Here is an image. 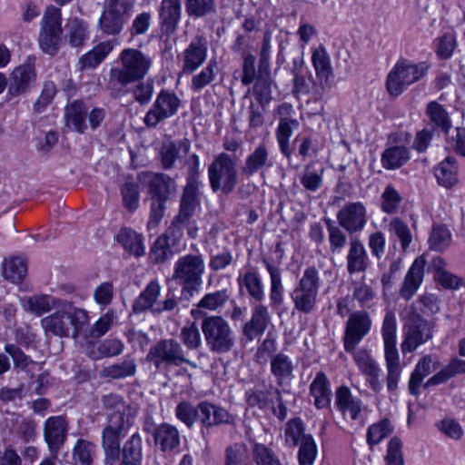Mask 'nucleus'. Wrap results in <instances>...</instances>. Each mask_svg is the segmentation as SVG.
<instances>
[{"instance_id":"obj_47","label":"nucleus","mask_w":465,"mask_h":465,"mask_svg":"<svg viewBox=\"0 0 465 465\" xmlns=\"http://www.w3.org/2000/svg\"><path fill=\"white\" fill-rule=\"evenodd\" d=\"M238 283L241 287H245L250 297L257 302L264 298V291L262 279L258 272L253 270L247 271L238 278Z\"/></svg>"},{"instance_id":"obj_54","label":"nucleus","mask_w":465,"mask_h":465,"mask_svg":"<svg viewBox=\"0 0 465 465\" xmlns=\"http://www.w3.org/2000/svg\"><path fill=\"white\" fill-rule=\"evenodd\" d=\"M147 360L153 362L157 369L163 366H178L185 361L180 351H150Z\"/></svg>"},{"instance_id":"obj_60","label":"nucleus","mask_w":465,"mask_h":465,"mask_svg":"<svg viewBox=\"0 0 465 465\" xmlns=\"http://www.w3.org/2000/svg\"><path fill=\"white\" fill-rule=\"evenodd\" d=\"M393 430L391 421L384 419L377 423L371 425L367 430V442L371 448L379 444L384 438L390 435Z\"/></svg>"},{"instance_id":"obj_53","label":"nucleus","mask_w":465,"mask_h":465,"mask_svg":"<svg viewBox=\"0 0 465 465\" xmlns=\"http://www.w3.org/2000/svg\"><path fill=\"white\" fill-rule=\"evenodd\" d=\"M124 207L130 213L135 212L140 205L139 184L134 181H126L120 187Z\"/></svg>"},{"instance_id":"obj_32","label":"nucleus","mask_w":465,"mask_h":465,"mask_svg":"<svg viewBox=\"0 0 465 465\" xmlns=\"http://www.w3.org/2000/svg\"><path fill=\"white\" fill-rule=\"evenodd\" d=\"M270 321V315L266 306L258 304L253 308V312L251 320L243 326L244 337L252 341L262 334Z\"/></svg>"},{"instance_id":"obj_58","label":"nucleus","mask_w":465,"mask_h":465,"mask_svg":"<svg viewBox=\"0 0 465 465\" xmlns=\"http://www.w3.org/2000/svg\"><path fill=\"white\" fill-rule=\"evenodd\" d=\"M224 465H250L249 450L243 443H234L225 450Z\"/></svg>"},{"instance_id":"obj_21","label":"nucleus","mask_w":465,"mask_h":465,"mask_svg":"<svg viewBox=\"0 0 465 465\" xmlns=\"http://www.w3.org/2000/svg\"><path fill=\"white\" fill-rule=\"evenodd\" d=\"M146 177L151 199L168 201L177 190L174 179L165 173H151Z\"/></svg>"},{"instance_id":"obj_7","label":"nucleus","mask_w":465,"mask_h":465,"mask_svg":"<svg viewBox=\"0 0 465 465\" xmlns=\"http://www.w3.org/2000/svg\"><path fill=\"white\" fill-rule=\"evenodd\" d=\"M401 349H416L432 338L433 325L412 311L405 319Z\"/></svg>"},{"instance_id":"obj_34","label":"nucleus","mask_w":465,"mask_h":465,"mask_svg":"<svg viewBox=\"0 0 465 465\" xmlns=\"http://www.w3.org/2000/svg\"><path fill=\"white\" fill-rule=\"evenodd\" d=\"M114 43L112 40L101 42L92 50L82 55L79 59V65L82 71L94 69L105 59L114 49Z\"/></svg>"},{"instance_id":"obj_26","label":"nucleus","mask_w":465,"mask_h":465,"mask_svg":"<svg viewBox=\"0 0 465 465\" xmlns=\"http://www.w3.org/2000/svg\"><path fill=\"white\" fill-rule=\"evenodd\" d=\"M190 147L191 143L187 138L163 143L160 150L161 163L163 169L173 168L177 160L188 154Z\"/></svg>"},{"instance_id":"obj_11","label":"nucleus","mask_w":465,"mask_h":465,"mask_svg":"<svg viewBox=\"0 0 465 465\" xmlns=\"http://www.w3.org/2000/svg\"><path fill=\"white\" fill-rule=\"evenodd\" d=\"M336 218L338 224L349 234L358 233L367 224V209L361 202H350L338 211Z\"/></svg>"},{"instance_id":"obj_15","label":"nucleus","mask_w":465,"mask_h":465,"mask_svg":"<svg viewBox=\"0 0 465 465\" xmlns=\"http://www.w3.org/2000/svg\"><path fill=\"white\" fill-rule=\"evenodd\" d=\"M68 433V423L63 416H52L44 424V438L54 459L63 448Z\"/></svg>"},{"instance_id":"obj_27","label":"nucleus","mask_w":465,"mask_h":465,"mask_svg":"<svg viewBox=\"0 0 465 465\" xmlns=\"http://www.w3.org/2000/svg\"><path fill=\"white\" fill-rule=\"evenodd\" d=\"M349 274L364 272L368 268V254L363 243L358 238H351L346 255Z\"/></svg>"},{"instance_id":"obj_63","label":"nucleus","mask_w":465,"mask_h":465,"mask_svg":"<svg viewBox=\"0 0 465 465\" xmlns=\"http://www.w3.org/2000/svg\"><path fill=\"white\" fill-rule=\"evenodd\" d=\"M381 210L388 213L393 214L397 213L400 204L402 201V197L400 193L392 186L388 185L381 193Z\"/></svg>"},{"instance_id":"obj_22","label":"nucleus","mask_w":465,"mask_h":465,"mask_svg":"<svg viewBox=\"0 0 465 465\" xmlns=\"http://www.w3.org/2000/svg\"><path fill=\"white\" fill-rule=\"evenodd\" d=\"M231 296L232 292L227 288L206 292L196 303L192 315L197 318L207 312H220L231 301Z\"/></svg>"},{"instance_id":"obj_43","label":"nucleus","mask_w":465,"mask_h":465,"mask_svg":"<svg viewBox=\"0 0 465 465\" xmlns=\"http://www.w3.org/2000/svg\"><path fill=\"white\" fill-rule=\"evenodd\" d=\"M323 221L327 226L330 252L333 255L341 254L348 243L347 232L330 218H324Z\"/></svg>"},{"instance_id":"obj_33","label":"nucleus","mask_w":465,"mask_h":465,"mask_svg":"<svg viewBox=\"0 0 465 465\" xmlns=\"http://www.w3.org/2000/svg\"><path fill=\"white\" fill-rule=\"evenodd\" d=\"M438 183L447 189L458 183V164L455 157L448 156L434 169Z\"/></svg>"},{"instance_id":"obj_6","label":"nucleus","mask_w":465,"mask_h":465,"mask_svg":"<svg viewBox=\"0 0 465 465\" xmlns=\"http://www.w3.org/2000/svg\"><path fill=\"white\" fill-rule=\"evenodd\" d=\"M62 15L61 10L54 5L46 8L39 34V46L43 52L54 55L60 47L62 35Z\"/></svg>"},{"instance_id":"obj_38","label":"nucleus","mask_w":465,"mask_h":465,"mask_svg":"<svg viewBox=\"0 0 465 465\" xmlns=\"http://www.w3.org/2000/svg\"><path fill=\"white\" fill-rule=\"evenodd\" d=\"M161 292V286L156 280L151 281L133 303V311L135 313L143 312L155 307L156 301Z\"/></svg>"},{"instance_id":"obj_17","label":"nucleus","mask_w":465,"mask_h":465,"mask_svg":"<svg viewBox=\"0 0 465 465\" xmlns=\"http://www.w3.org/2000/svg\"><path fill=\"white\" fill-rule=\"evenodd\" d=\"M207 52L206 37L203 35H195L183 53V73L189 74L196 71L205 62Z\"/></svg>"},{"instance_id":"obj_18","label":"nucleus","mask_w":465,"mask_h":465,"mask_svg":"<svg viewBox=\"0 0 465 465\" xmlns=\"http://www.w3.org/2000/svg\"><path fill=\"white\" fill-rule=\"evenodd\" d=\"M127 9L126 3L121 0H109L106 9L99 19V26L106 35H118L124 27V13Z\"/></svg>"},{"instance_id":"obj_46","label":"nucleus","mask_w":465,"mask_h":465,"mask_svg":"<svg viewBox=\"0 0 465 465\" xmlns=\"http://www.w3.org/2000/svg\"><path fill=\"white\" fill-rule=\"evenodd\" d=\"M465 373V360L452 359L450 363L438 373L430 377L425 383V387H430L446 382L457 374Z\"/></svg>"},{"instance_id":"obj_20","label":"nucleus","mask_w":465,"mask_h":465,"mask_svg":"<svg viewBox=\"0 0 465 465\" xmlns=\"http://www.w3.org/2000/svg\"><path fill=\"white\" fill-rule=\"evenodd\" d=\"M104 408L108 412V420L118 418L119 423L133 424L135 410L127 404L122 396L117 394H108L102 398Z\"/></svg>"},{"instance_id":"obj_3","label":"nucleus","mask_w":465,"mask_h":465,"mask_svg":"<svg viewBox=\"0 0 465 465\" xmlns=\"http://www.w3.org/2000/svg\"><path fill=\"white\" fill-rule=\"evenodd\" d=\"M208 178L213 193L229 194L238 184V157L226 153L214 156L208 166Z\"/></svg>"},{"instance_id":"obj_62","label":"nucleus","mask_w":465,"mask_h":465,"mask_svg":"<svg viewBox=\"0 0 465 465\" xmlns=\"http://www.w3.org/2000/svg\"><path fill=\"white\" fill-rule=\"evenodd\" d=\"M430 245L432 250L442 252L451 242V234L444 225H434L430 235Z\"/></svg>"},{"instance_id":"obj_61","label":"nucleus","mask_w":465,"mask_h":465,"mask_svg":"<svg viewBox=\"0 0 465 465\" xmlns=\"http://www.w3.org/2000/svg\"><path fill=\"white\" fill-rule=\"evenodd\" d=\"M136 365L134 360L127 359L121 363L109 365L104 368L102 374L112 379H123L135 373Z\"/></svg>"},{"instance_id":"obj_64","label":"nucleus","mask_w":465,"mask_h":465,"mask_svg":"<svg viewBox=\"0 0 465 465\" xmlns=\"http://www.w3.org/2000/svg\"><path fill=\"white\" fill-rule=\"evenodd\" d=\"M252 455L256 465H282L277 455L264 444L254 443Z\"/></svg>"},{"instance_id":"obj_13","label":"nucleus","mask_w":465,"mask_h":465,"mask_svg":"<svg viewBox=\"0 0 465 465\" xmlns=\"http://www.w3.org/2000/svg\"><path fill=\"white\" fill-rule=\"evenodd\" d=\"M182 18L181 0H162L158 8L159 28L162 37L173 35Z\"/></svg>"},{"instance_id":"obj_25","label":"nucleus","mask_w":465,"mask_h":465,"mask_svg":"<svg viewBox=\"0 0 465 465\" xmlns=\"http://www.w3.org/2000/svg\"><path fill=\"white\" fill-rule=\"evenodd\" d=\"M336 405L343 415H349L353 420H361L364 410L362 401L354 397L348 387L342 386L336 391Z\"/></svg>"},{"instance_id":"obj_12","label":"nucleus","mask_w":465,"mask_h":465,"mask_svg":"<svg viewBox=\"0 0 465 465\" xmlns=\"http://www.w3.org/2000/svg\"><path fill=\"white\" fill-rule=\"evenodd\" d=\"M132 426L130 423H119L118 418L108 420L102 431V448L104 461H119L121 454V437Z\"/></svg>"},{"instance_id":"obj_24","label":"nucleus","mask_w":465,"mask_h":465,"mask_svg":"<svg viewBox=\"0 0 465 465\" xmlns=\"http://www.w3.org/2000/svg\"><path fill=\"white\" fill-rule=\"evenodd\" d=\"M198 420L203 428L209 429L221 424H228L232 421V415L223 408L209 401H201L198 404Z\"/></svg>"},{"instance_id":"obj_30","label":"nucleus","mask_w":465,"mask_h":465,"mask_svg":"<svg viewBox=\"0 0 465 465\" xmlns=\"http://www.w3.org/2000/svg\"><path fill=\"white\" fill-rule=\"evenodd\" d=\"M156 446L163 452H171L180 446V433L176 427L169 423L159 425L153 431Z\"/></svg>"},{"instance_id":"obj_55","label":"nucleus","mask_w":465,"mask_h":465,"mask_svg":"<svg viewBox=\"0 0 465 465\" xmlns=\"http://www.w3.org/2000/svg\"><path fill=\"white\" fill-rule=\"evenodd\" d=\"M27 273V264L20 257L10 258L4 263V277L15 283L20 282Z\"/></svg>"},{"instance_id":"obj_35","label":"nucleus","mask_w":465,"mask_h":465,"mask_svg":"<svg viewBox=\"0 0 465 465\" xmlns=\"http://www.w3.org/2000/svg\"><path fill=\"white\" fill-rule=\"evenodd\" d=\"M300 124L298 120L289 117H282L279 121L278 127L276 129V139L280 147L281 153L287 158L290 159L292 151L290 149V138L292 135L294 130L299 127Z\"/></svg>"},{"instance_id":"obj_1","label":"nucleus","mask_w":465,"mask_h":465,"mask_svg":"<svg viewBox=\"0 0 465 465\" xmlns=\"http://www.w3.org/2000/svg\"><path fill=\"white\" fill-rule=\"evenodd\" d=\"M120 66L111 68L109 84L125 87L143 80L149 73L153 59L137 48H124L118 56Z\"/></svg>"},{"instance_id":"obj_10","label":"nucleus","mask_w":465,"mask_h":465,"mask_svg":"<svg viewBox=\"0 0 465 465\" xmlns=\"http://www.w3.org/2000/svg\"><path fill=\"white\" fill-rule=\"evenodd\" d=\"M35 61L34 57H28L24 64L14 68L9 77L7 101L25 94L35 84L36 80Z\"/></svg>"},{"instance_id":"obj_52","label":"nucleus","mask_w":465,"mask_h":465,"mask_svg":"<svg viewBox=\"0 0 465 465\" xmlns=\"http://www.w3.org/2000/svg\"><path fill=\"white\" fill-rule=\"evenodd\" d=\"M291 297L293 302L294 308L302 313L309 314L316 308L318 294L295 287Z\"/></svg>"},{"instance_id":"obj_57","label":"nucleus","mask_w":465,"mask_h":465,"mask_svg":"<svg viewBox=\"0 0 465 465\" xmlns=\"http://www.w3.org/2000/svg\"><path fill=\"white\" fill-rule=\"evenodd\" d=\"M188 16L201 18L216 12L215 0H185Z\"/></svg>"},{"instance_id":"obj_56","label":"nucleus","mask_w":465,"mask_h":465,"mask_svg":"<svg viewBox=\"0 0 465 465\" xmlns=\"http://www.w3.org/2000/svg\"><path fill=\"white\" fill-rule=\"evenodd\" d=\"M52 298L48 295H35L21 299V304L25 312L40 316L52 308Z\"/></svg>"},{"instance_id":"obj_16","label":"nucleus","mask_w":465,"mask_h":465,"mask_svg":"<svg viewBox=\"0 0 465 465\" xmlns=\"http://www.w3.org/2000/svg\"><path fill=\"white\" fill-rule=\"evenodd\" d=\"M371 320L366 311L352 312L347 321L344 336L345 349H353L370 331Z\"/></svg>"},{"instance_id":"obj_42","label":"nucleus","mask_w":465,"mask_h":465,"mask_svg":"<svg viewBox=\"0 0 465 465\" xmlns=\"http://www.w3.org/2000/svg\"><path fill=\"white\" fill-rule=\"evenodd\" d=\"M425 114L430 123L444 134H448L452 126L450 116L445 107L437 101L427 104Z\"/></svg>"},{"instance_id":"obj_29","label":"nucleus","mask_w":465,"mask_h":465,"mask_svg":"<svg viewBox=\"0 0 465 465\" xmlns=\"http://www.w3.org/2000/svg\"><path fill=\"white\" fill-rule=\"evenodd\" d=\"M272 166L269 156V151L264 144H259L245 159L242 173L245 176H252L254 173L263 172Z\"/></svg>"},{"instance_id":"obj_40","label":"nucleus","mask_w":465,"mask_h":465,"mask_svg":"<svg viewBox=\"0 0 465 465\" xmlns=\"http://www.w3.org/2000/svg\"><path fill=\"white\" fill-rule=\"evenodd\" d=\"M410 158V150L407 147L393 145L383 151L381 162L386 170H395L404 165Z\"/></svg>"},{"instance_id":"obj_51","label":"nucleus","mask_w":465,"mask_h":465,"mask_svg":"<svg viewBox=\"0 0 465 465\" xmlns=\"http://www.w3.org/2000/svg\"><path fill=\"white\" fill-rule=\"evenodd\" d=\"M217 62L212 59L199 73L193 75L190 87L193 92H200L212 84L216 77Z\"/></svg>"},{"instance_id":"obj_44","label":"nucleus","mask_w":465,"mask_h":465,"mask_svg":"<svg viewBox=\"0 0 465 465\" xmlns=\"http://www.w3.org/2000/svg\"><path fill=\"white\" fill-rule=\"evenodd\" d=\"M266 269L270 274L271 288H270V299L271 304L273 307L280 306L283 302V284L282 282V272L278 266H275L269 262L267 260H263Z\"/></svg>"},{"instance_id":"obj_45","label":"nucleus","mask_w":465,"mask_h":465,"mask_svg":"<svg viewBox=\"0 0 465 465\" xmlns=\"http://www.w3.org/2000/svg\"><path fill=\"white\" fill-rule=\"evenodd\" d=\"M266 269L270 274L271 288H270V299L271 304L273 307L280 306L283 302V284L282 282V272L278 266H275L269 262L267 260H263Z\"/></svg>"},{"instance_id":"obj_2","label":"nucleus","mask_w":465,"mask_h":465,"mask_svg":"<svg viewBox=\"0 0 465 465\" xmlns=\"http://www.w3.org/2000/svg\"><path fill=\"white\" fill-rule=\"evenodd\" d=\"M89 322V316L85 310L69 307L58 311L41 320V325L45 331L60 337H68L71 327L72 337L80 344L82 332Z\"/></svg>"},{"instance_id":"obj_31","label":"nucleus","mask_w":465,"mask_h":465,"mask_svg":"<svg viewBox=\"0 0 465 465\" xmlns=\"http://www.w3.org/2000/svg\"><path fill=\"white\" fill-rule=\"evenodd\" d=\"M87 108L85 104L80 100H74L64 109V120L66 126L84 134L87 130L86 124Z\"/></svg>"},{"instance_id":"obj_41","label":"nucleus","mask_w":465,"mask_h":465,"mask_svg":"<svg viewBox=\"0 0 465 465\" xmlns=\"http://www.w3.org/2000/svg\"><path fill=\"white\" fill-rule=\"evenodd\" d=\"M117 242L130 254L136 257L144 255L145 248L143 245V238L132 229L124 228L117 234Z\"/></svg>"},{"instance_id":"obj_39","label":"nucleus","mask_w":465,"mask_h":465,"mask_svg":"<svg viewBox=\"0 0 465 465\" xmlns=\"http://www.w3.org/2000/svg\"><path fill=\"white\" fill-rule=\"evenodd\" d=\"M386 385L391 393H395L401 375V359L398 351H385Z\"/></svg>"},{"instance_id":"obj_14","label":"nucleus","mask_w":465,"mask_h":465,"mask_svg":"<svg viewBox=\"0 0 465 465\" xmlns=\"http://www.w3.org/2000/svg\"><path fill=\"white\" fill-rule=\"evenodd\" d=\"M312 63L317 80V83L314 84L315 93L320 94L331 87L334 76L331 57L323 45H320L312 51Z\"/></svg>"},{"instance_id":"obj_48","label":"nucleus","mask_w":465,"mask_h":465,"mask_svg":"<svg viewBox=\"0 0 465 465\" xmlns=\"http://www.w3.org/2000/svg\"><path fill=\"white\" fill-rule=\"evenodd\" d=\"M324 169L315 162L309 163L301 175L302 185L310 192H316L322 184Z\"/></svg>"},{"instance_id":"obj_59","label":"nucleus","mask_w":465,"mask_h":465,"mask_svg":"<svg viewBox=\"0 0 465 465\" xmlns=\"http://www.w3.org/2000/svg\"><path fill=\"white\" fill-rule=\"evenodd\" d=\"M396 316L391 310H387L382 323V338L384 349H395L396 346Z\"/></svg>"},{"instance_id":"obj_4","label":"nucleus","mask_w":465,"mask_h":465,"mask_svg":"<svg viewBox=\"0 0 465 465\" xmlns=\"http://www.w3.org/2000/svg\"><path fill=\"white\" fill-rule=\"evenodd\" d=\"M204 269L202 254L183 255L174 262L172 279L182 286V293L193 296L203 282Z\"/></svg>"},{"instance_id":"obj_23","label":"nucleus","mask_w":465,"mask_h":465,"mask_svg":"<svg viewBox=\"0 0 465 465\" xmlns=\"http://www.w3.org/2000/svg\"><path fill=\"white\" fill-rule=\"evenodd\" d=\"M425 264V259L420 256L414 260L407 272L400 289V295L405 301L411 300L422 283Z\"/></svg>"},{"instance_id":"obj_8","label":"nucleus","mask_w":465,"mask_h":465,"mask_svg":"<svg viewBox=\"0 0 465 465\" xmlns=\"http://www.w3.org/2000/svg\"><path fill=\"white\" fill-rule=\"evenodd\" d=\"M181 106V100L171 91L162 90L143 117L144 124L149 128L156 127L160 123L173 117Z\"/></svg>"},{"instance_id":"obj_37","label":"nucleus","mask_w":465,"mask_h":465,"mask_svg":"<svg viewBox=\"0 0 465 465\" xmlns=\"http://www.w3.org/2000/svg\"><path fill=\"white\" fill-rule=\"evenodd\" d=\"M310 392L314 399V405L323 409L331 403L330 383L324 372L320 371L310 385Z\"/></svg>"},{"instance_id":"obj_5","label":"nucleus","mask_w":465,"mask_h":465,"mask_svg":"<svg viewBox=\"0 0 465 465\" xmlns=\"http://www.w3.org/2000/svg\"><path fill=\"white\" fill-rule=\"evenodd\" d=\"M425 63L413 64L409 60H399L386 78V89L390 95L399 96L408 86L418 82L428 73Z\"/></svg>"},{"instance_id":"obj_28","label":"nucleus","mask_w":465,"mask_h":465,"mask_svg":"<svg viewBox=\"0 0 465 465\" xmlns=\"http://www.w3.org/2000/svg\"><path fill=\"white\" fill-rule=\"evenodd\" d=\"M115 317L114 311L109 309L90 329H87L86 325L82 332V342H80V345L88 347L93 346L95 340L104 335L111 329Z\"/></svg>"},{"instance_id":"obj_50","label":"nucleus","mask_w":465,"mask_h":465,"mask_svg":"<svg viewBox=\"0 0 465 465\" xmlns=\"http://www.w3.org/2000/svg\"><path fill=\"white\" fill-rule=\"evenodd\" d=\"M96 452V446L86 440H77L72 452L74 465H92Z\"/></svg>"},{"instance_id":"obj_36","label":"nucleus","mask_w":465,"mask_h":465,"mask_svg":"<svg viewBox=\"0 0 465 465\" xmlns=\"http://www.w3.org/2000/svg\"><path fill=\"white\" fill-rule=\"evenodd\" d=\"M65 41L72 47H81L89 38L88 24L79 18L69 19L65 25Z\"/></svg>"},{"instance_id":"obj_49","label":"nucleus","mask_w":465,"mask_h":465,"mask_svg":"<svg viewBox=\"0 0 465 465\" xmlns=\"http://www.w3.org/2000/svg\"><path fill=\"white\" fill-rule=\"evenodd\" d=\"M143 440L138 432L134 433L124 444L121 461L132 465H141L143 457Z\"/></svg>"},{"instance_id":"obj_9","label":"nucleus","mask_w":465,"mask_h":465,"mask_svg":"<svg viewBox=\"0 0 465 465\" xmlns=\"http://www.w3.org/2000/svg\"><path fill=\"white\" fill-rule=\"evenodd\" d=\"M202 329L212 349H229L234 345L233 332L223 317L205 318L202 323Z\"/></svg>"},{"instance_id":"obj_19","label":"nucleus","mask_w":465,"mask_h":465,"mask_svg":"<svg viewBox=\"0 0 465 465\" xmlns=\"http://www.w3.org/2000/svg\"><path fill=\"white\" fill-rule=\"evenodd\" d=\"M199 204L198 192L183 190L177 215L172 221L169 231L173 236H180L183 224L192 220Z\"/></svg>"}]
</instances>
